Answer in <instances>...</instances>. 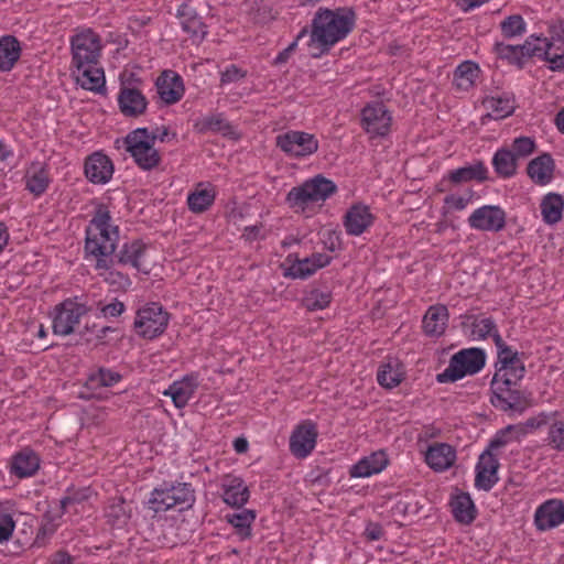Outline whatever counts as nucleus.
I'll return each instance as SVG.
<instances>
[{
    "mask_svg": "<svg viewBox=\"0 0 564 564\" xmlns=\"http://www.w3.org/2000/svg\"><path fill=\"white\" fill-rule=\"evenodd\" d=\"M21 55V46L13 35H4L0 39V72H10Z\"/></svg>",
    "mask_w": 564,
    "mask_h": 564,
    "instance_id": "obj_37",
    "label": "nucleus"
},
{
    "mask_svg": "<svg viewBox=\"0 0 564 564\" xmlns=\"http://www.w3.org/2000/svg\"><path fill=\"white\" fill-rule=\"evenodd\" d=\"M489 180L488 169L481 160H476L469 165H465L455 170L448 171L446 176L442 180L441 184L449 182L458 185L471 181L484 183Z\"/></svg>",
    "mask_w": 564,
    "mask_h": 564,
    "instance_id": "obj_23",
    "label": "nucleus"
},
{
    "mask_svg": "<svg viewBox=\"0 0 564 564\" xmlns=\"http://www.w3.org/2000/svg\"><path fill=\"white\" fill-rule=\"evenodd\" d=\"M500 463L497 455L485 448L484 452L479 455L478 462L475 467V471L484 469V471H489L494 476L495 471H499Z\"/></svg>",
    "mask_w": 564,
    "mask_h": 564,
    "instance_id": "obj_52",
    "label": "nucleus"
},
{
    "mask_svg": "<svg viewBox=\"0 0 564 564\" xmlns=\"http://www.w3.org/2000/svg\"><path fill=\"white\" fill-rule=\"evenodd\" d=\"M311 260L313 262L312 269H305V271H301L297 275L301 276V280H306L312 276L318 269H323L330 264L333 258L326 253L314 252L311 256Z\"/></svg>",
    "mask_w": 564,
    "mask_h": 564,
    "instance_id": "obj_54",
    "label": "nucleus"
},
{
    "mask_svg": "<svg viewBox=\"0 0 564 564\" xmlns=\"http://www.w3.org/2000/svg\"><path fill=\"white\" fill-rule=\"evenodd\" d=\"M113 172L115 166L111 159L101 151L93 152L85 159L84 174L93 184H107L111 180Z\"/></svg>",
    "mask_w": 564,
    "mask_h": 564,
    "instance_id": "obj_16",
    "label": "nucleus"
},
{
    "mask_svg": "<svg viewBox=\"0 0 564 564\" xmlns=\"http://www.w3.org/2000/svg\"><path fill=\"white\" fill-rule=\"evenodd\" d=\"M332 302V292L327 289L321 290L312 286L304 292L302 297V305L310 312L324 310L329 306Z\"/></svg>",
    "mask_w": 564,
    "mask_h": 564,
    "instance_id": "obj_43",
    "label": "nucleus"
},
{
    "mask_svg": "<svg viewBox=\"0 0 564 564\" xmlns=\"http://www.w3.org/2000/svg\"><path fill=\"white\" fill-rule=\"evenodd\" d=\"M196 500L195 489L189 482L163 481L155 487L148 500V507L155 514L165 512L172 508L185 511L193 507Z\"/></svg>",
    "mask_w": 564,
    "mask_h": 564,
    "instance_id": "obj_4",
    "label": "nucleus"
},
{
    "mask_svg": "<svg viewBox=\"0 0 564 564\" xmlns=\"http://www.w3.org/2000/svg\"><path fill=\"white\" fill-rule=\"evenodd\" d=\"M118 240L119 227L111 225L110 212L105 204H99L85 229V259L94 258L96 270H109L115 265Z\"/></svg>",
    "mask_w": 564,
    "mask_h": 564,
    "instance_id": "obj_1",
    "label": "nucleus"
},
{
    "mask_svg": "<svg viewBox=\"0 0 564 564\" xmlns=\"http://www.w3.org/2000/svg\"><path fill=\"white\" fill-rule=\"evenodd\" d=\"M118 106L120 112L127 118H138L145 113L148 108V99L135 87H128L124 84L121 85L118 95Z\"/></svg>",
    "mask_w": 564,
    "mask_h": 564,
    "instance_id": "obj_18",
    "label": "nucleus"
},
{
    "mask_svg": "<svg viewBox=\"0 0 564 564\" xmlns=\"http://www.w3.org/2000/svg\"><path fill=\"white\" fill-rule=\"evenodd\" d=\"M337 192V185L322 174L292 187L285 197L286 205L295 213H304L310 204L325 202Z\"/></svg>",
    "mask_w": 564,
    "mask_h": 564,
    "instance_id": "obj_5",
    "label": "nucleus"
},
{
    "mask_svg": "<svg viewBox=\"0 0 564 564\" xmlns=\"http://www.w3.org/2000/svg\"><path fill=\"white\" fill-rule=\"evenodd\" d=\"M549 34L553 41L560 42L564 50V20L558 18L549 24Z\"/></svg>",
    "mask_w": 564,
    "mask_h": 564,
    "instance_id": "obj_63",
    "label": "nucleus"
},
{
    "mask_svg": "<svg viewBox=\"0 0 564 564\" xmlns=\"http://www.w3.org/2000/svg\"><path fill=\"white\" fill-rule=\"evenodd\" d=\"M78 296L67 297L58 303L53 311L52 330L57 336H68L75 332V326L90 308L78 302Z\"/></svg>",
    "mask_w": 564,
    "mask_h": 564,
    "instance_id": "obj_9",
    "label": "nucleus"
},
{
    "mask_svg": "<svg viewBox=\"0 0 564 564\" xmlns=\"http://www.w3.org/2000/svg\"><path fill=\"white\" fill-rule=\"evenodd\" d=\"M254 21L259 24H267L276 18V12L273 10L270 2L265 0H256Z\"/></svg>",
    "mask_w": 564,
    "mask_h": 564,
    "instance_id": "obj_53",
    "label": "nucleus"
},
{
    "mask_svg": "<svg viewBox=\"0 0 564 564\" xmlns=\"http://www.w3.org/2000/svg\"><path fill=\"white\" fill-rule=\"evenodd\" d=\"M484 106L499 115V118L511 116L516 110V96L513 93L503 91L499 96L487 97Z\"/></svg>",
    "mask_w": 564,
    "mask_h": 564,
    "instance_id": "obj_42",
    "label": "nucleus"
},
{
    "mask_svg": "<svg viewBox=\"0 0 564 564\" xmlns=\"http://www.w3.org/2000/svg\"><path fill=\"white\" fill-rule=\"evenodd\" d=\"M317 425L311 420L300 423L290 436V451L297 458L307 457L315 448Z\"/></svg>",
    "mask_w": 564,
    "mask_h": 564,
    "instance_id": "obj_15",
    "label": "nucleus"
},
{
    "mask_svg": "<svg viewBox=\"0 0 564 564\" xmlns=\"http://www.w3.org/2000/svg\"><path fill=\"white\" fill-rule=\"evenodd\" d=\"M198 386L199 375L197 372H191L170 384V387L163 391V395L170 397L175 408L183 409L193 398Z\"/></svg>",
    "mask_w": 564,
    "mask_h": 564,
    "instance_id": "obj_19",
    "label": "nucleus"
},
{
    "mask_svg": "<svg viewBox=\"0 0 564 564\" xmlns=\"http://www.w3.org/2000/svg\"><path fill=\"white\" fill-rule=\"evenodd\" d=\"M499 481L498 471L494 476L484 469L477 470L475 476V487L479 490L490 491Z\"/></svg>",
    "mask_w": 564,
    "mask_h": 564,
    "instance_id": "obj_58",
    "label": "nucleus"
},
{
    "mask_svg": "<svg viewBox=\"0 0 564 564\" xmlns=\"http://www.w3.org/2000/svg\"><path fill=\"white\" fill-rule=\"evenodd\" d=\"M215 202V193L212 189H196L188 194L187 206L193 213L206 212Z\"/></svg>",
    "mask_w": 564,
    "mask_h": 564,
    "instance_id": "obj_46",
    "label": "nucleus"
},
{
    "mask_svg": "<svg viewBox=\"0 0 564 564\" xmlns=\"http://www.w3.org/2000/svg\"><path fill=\"white\" fill-rule=\"evenodd\" d=\"M324 245L328 251L341 249V232L337 230H327L325 234Z\"/></svg>",
    "mask_w": 564,
    "mask_h": 564,
    "instance_id": "obj_64",
    "label": "nucleus"
},
{
    "mask_svg": "<svg viewBox=\"0 0 564 564\" xmlns=\"http://www.w3.org/2000/svg\"><path fill=\"white\" fill-rule=\"evenodd\" d=\"M555 162L547 152L532 159L527 165V174L533 183L538 185H546L553 178Z\"/></svg>",
    "mask_w": 564,
    "mask_h": 564,
    "instance_id": "obj_28",
    "label": "nucleus"
},
{
    "mask_svg": "<svg viewBox=\"0 0 564 564\" xmlns=\"http://www.w3.org/2000/svg\"><path fill=\"white\" fill-rule=\"evenodd\" d=\"M511 441H513L512 435H510L509 432H506V427H503L494 435V437L489 441L486 448L491 452H495L499 448L505 447Z\"/></svg>",
    "mask_w": 564,
    "mask_h": 564,
    "instance_id": "obj_61",
    "label": "nucleus"
},
{
    "mask_svg": "<svg viewBox=\"0 0 564 564\" xmlns=\"http://www.w3.org/2000/svg\"><path fill=\"white\" fill-rule=\"evenodd\" d=\"M87 488L75 489L68 487L66 495L59 500L61 513H66L67 508L73 505H79L88 499Z\"/></svg>",
    "mask_w": 564,
    "mask_h": 564,
    "instance_id": "obj_51",
    "label": "nucleus"
},
{
    "mask_svg": "<svg viewBox=\"0 0 564 564\" xmlns=\"http://www.w3.org/2000/svg\"><path fill=\"white\" fill-rule=\"evenodd\" d=\"M80 87L94 93H104L106 90L105 72L102 68L87 67L82 73V79H77Z\"/></svg>",
    "mask_w": 564,
    "mask_h": 564,
    "instance_id": "obj_44",
    "label": "nucleus"
},
{
    "mask_svg": "<svg viewBox=\"0 0 564 564\" xmlns=\"http://www.w3.org/2000/svg\"><path fill=\"white\" fill-rule=\"evenodd\" d=\"M547 445L557 452H564V420H555L550 425Z\"/></svg>",
    "mask_w": 564,
    "mask_h": 564,
    "instance_id": "obj_50",
    "label": "nucleus"
},
{
    "mask_svg": "<svg viewBox=\"0 0 564 564\" xmlns=\"http://www.w3.org/2000/svg\"><path fill=\"white\" fill-rule=\"evenodd\" d=\"M40 456L31 447L26 446L15 453L10 463V473L18 478H28L39 470Z\"/></svg>",
    "mask_w": 564,
    "mask_h": 564,
    "instance_id": "obj_24",
    "label": "nucleus"
},
{
    "mask_svg": "<svg viewBox=\"0 0 564 564\" xmlns=\"http://www.w3.org/2000/svg\"><path fill=\"white\" fill-rule=\"evenodd\" d=\"M106 271L105 281L116 289L127 291L132 285V281L128 274L112 270L111 268Z\"/></svg>",
    "mask_w": 564,
    "mask_h": 564,
    "instance_id": "obj_56",
    "label": "nucleus"
},
{
    "mask_svg": "<svg viewBox=\"0 0 564 564\" xmlns=\"http://www.w3.org/2000/svg\"><path fill=\"white\" fill-rule=\"evenodd\" d=\"M247 76V72L239 68L237 65L231 64L224 72L220 73L221 85L237 83Z\"/></svg>",
    "mask_w": 564,
    "mask_h": 564,
    "instance_id": "obj_60",
    "label": "nucleus"
},
{
    "mask_svg": "<svg viewBox=\"0 0 564 564\" xmlns=\"http://www.w3.org/2000/svg\"><path fill=\"white\" fill-rule=\"evenodd\" d=\"M373 221L375 216L371 214L369 206L362 203L351 205L344 216V227L350 236H360Z\"/></svg>",
    "mask_w": 564,
    "mask_h": 564,
    "instance_id": "obj_21",
    "label": "nucleus"
},
{
    "mask_svg": "<svg viewBox=\"0 0 564 564\" xmlns=\"http://www.w3.org/2000/svg\"><path fill=\"white\" fill-rule=\"evenodd\" d=\"M356 19L352 8L339 7L335 10L319 8L311 23L308 46L317 44L321 52L313 53L312 57L317 58L328 53L336 43L346 39L355 29Z\"/></svg>",
    "mask_w": 564,
    "mask_h": 564,
    "instance_id": "obj_2",
    "label": "nucleus"
},
{
    "mask_svg": "<svg viewBox=\"0 0 564 564\" xmlns=\"http://www.w3.org/2000/svg\"><path fill=\"white\" fill-rule=\"evenodd\" d=\"M500 30L505 39H513L525 33L527 23L522 15L511 14L500 22Z\"/></svg>",
    "mask_w": 564,
    "mask_h": 564,
    "instance_id": "obj_47",
    "label": "nucleus"
},
{
    "mask_svg": "<svg viewBox=\"0 0 564 564\" xmlns=\"http://www.w3.org/2000/svg\"><path fill=\"white\" fill-rule=\"evenodd\" d=\"M449 506L455 521L460 524H471L477 518V508L468 492L460 491L453 495Z\"/></svg>",
    "mask_w": 564,
    "mask_h": 564,
    "instance_id": "obj_30",
    "label": "nucleus"
},
{
    "mask_svg": "<svg viewBox=\"0 0 564 564\" xmlns=\"http://www.w3.org/2000/svg\"><path fill=\"white\" fill-rule=\"evenodd\" d=\"M455 459V449L446 443L431 445L425 454L426 464L435 471L448 469L454 464Z\"/></svg>",
    "mask_w": 564,
    "mask_h": 564,
    "instance_id": "obj_31",
    "label": "nucleus"
},
{
    "mask_svg": "<svg viewBox=\"0 0 564 564\" xmlns=\"http://www.w3.org/2000/svg\"><path fill=\"white\" fill-rule=\"evenodd\" d=\"M535 150V142L529 137H519L513 140L512 152L517 154V159L524 158L533 153Z\"/></svg>",
    "mask_w": 564,
    "mask_h": 564,
    "instance_id": "obj_57",
    "label": "nucleus"
},
{
    "mask_svg": "<svg viewBox=\"0 0 564 564\" xmlns=\"http://www.w3.org/2000/svg\"><path fill=\"white\" fill-rule=\"evenodd\" d=\"M221 489L224 502L231 507L241 508L250 498V490L241 477L227 476Z\"/></svg>",
    "mask_w": 564,
    "mask_h": 564,
    "instance_id": "obj_27",
    "label": "nucleus"
},
{
    "mask_svg": "<svg viewBox=\"0 0 564 564\" xmlns=\"http://www.w3.org/2000/svg\"><path fill=\"white\" fill-rule=\"evenodd\" d=\"M494 52L500 59H505L509 64L516 65L520 69L524 67L525 63L522 56H520L517 45L496 42L494 45Z\"/></svg>",
    "mask_w": 564,
    "mask_h": 564,
    "instance_id": "obj_49",
    "label": "nucleus"
},
{
    "mask_svg": "<svg viewBox=\"0 0 564 564\" xmlns=\"http://www.w3.org/2000/svg\"><path fill=\"white\" fill-rule=\"evenodd\" d=\"M479 74L480 68L476 62L464 61L454 70L453 85L459 90L467 91L475 85Z\"/></svg>",
    "mask_w": 564,
    "mask_h": 564,
    "instance_id": "obj_38",
    "label": "nucleus"
},
{
    "mask_svg": "<svg viewBox=\"0 0 564 564\" xmlns=\"http://www.w3.org/2000/svg\"><path fill=\"white\" fill-rule=\"evenodd\" d=\"M520 380L495 372L490 382V403L499 411L522 414L532 405V393L518 389Z\"/></svg>",
    "mask_w": 564,
    "mask_h": 564,
    "instance_id": "obj_3",
    "label": "nucleus"
},
{
    "mask_svg": "<svg viewBox=\"0 0 564 564\" xmlns=\"http://www.w3.org/2000/svg\"><path fill=\"white\" fill-rule=\"evenodd\" d=\"M225 518L235 528V532L240 540H247L252 536V524L257 518L254 510L242 509L239 512L227 513Z\"/></svg>",
    "mask_w": 564,
    "mask_h": 564,
    "instance_id": "obj_39",
    "label": "nucleus"
},
{
    "mask_svg": "<svg viewBox=\"0 0 564 564\" xmlns=\"http://www.w3.org/2000/svg\"><path fill=\"white\" fill-rule=\"evenodd\" d=\"M105 516L111 527L122 529L131 518V508L123 497H113L106 508Z\"/></svg>",
    "mask_w": 564,
    "mask_h": 564,
    "instance_id": "obj_40",
    "label": "nucleus"
},
{
    "mask_svg": "<svg viewBox=\"0 0 564 564\" xmlns=\"http://www.w3.org/2000/svg\"><path fill=\"white\" fill-rule=\"evenodd\" d=\"M540 207L543 221L555 225L563 218L564 197L558 193H549L542 198Z\"/></svg>",
    "mask_w": 564,
    "mask_h": 564,
    "instance_id": "obj_35",
    "label": "nucleus"
},
{
    "mask_svg": "<svg viewBox=\"0 0 564 564\" xmlns=\"http://www.w3.org/2000/svg\"><path fill=\"white\" fill-rule=\"evenodd\" d=\"M194 130L200 134L213 132L220 133L223 137L230 139L238 138L235 127L226 120L223 112L207 115L197 119L194 123Z\"/></svg>",
    "mask_w": 564,
    "mask_h": 564,
    "instance_id": "obj_25",
    "label": "nucleus"
},
{
    "mask_svg": "<svg viewBox=\"0 0 564 564\" xmlns=\"http://www.w3.org/2000/svg\"><path fill=\"white\" fill-rule=\"evenodd\" d=\"M176 17L180 19L182 30L192 39L203 41L206 37L207 25L203 22L196 9L188 2H183L178 6Z\"/></svg>",
    "mask_w": 564,
    "mask_h": 564,
    "instance_id": "obj_22",
    "label": "nucleus"
},
{
    "mask_svg": "<svg viewBox=\"0 0 564 564\" xmlns=\"http://www.w3.org/2000/svg\"><path fill=\"white\" fill-rule=\"evenodd\" d=\"M121 379L122 375L119 373L118 371L111 370L106 367H99L96 371H93L87 376V379L84 384V388L91 391V393L85 395L84 392H82L80 398L86 400L95 398L96 394L94 392L96 390L100 388L113 387L119 381H121Z\"/></svg>",
    "mask_w": 564,
    "mask_h": 564,
    "instance_id": "obj_29",
    "label": "nucleus"
},
{
    "mask_svg": "<svg viewBox=\"0 0 564 564\" xmlns=\"http://www.w3.org/2000/svg\"><path fill=\"white\" fill-rule=\"evenodd\" d=\"M540 36H536L534 34L527 37L523 44L517 45L520 56H522L523 61L525 62L527 58L536 56L540 59L542 58L541 52V45L535 44V41H539Z\"/></svg>",
    "mask_w": 564,
    "mask_h": 564,
    "instance_id": "obj_55",
    "label": "nucleus"
},
{
    "mask_svg": "<svg viewBox=\"0 0 564 564\" xmlns=\"http://www.w3.org/2000/svg\"><path fill=\"white\" fill-rule=\"evenodd\" d=\"M50 183L51 180L48 177V173L44 167H40L33 172H28L25 175V188L35 197L44 194Z\"/></svg>",
    "mask_w": 564,
    "mask_h": 564,
    "instance_id": "obj_45",
    "label": "nucleus"
},
{
    "mask_svg": "<svg viewBox=\"0 0 564 564\" xmlns=\"http://www.w3.org/2000/svg\"><path fill=\"white\" fill-rule=\"evenodd\" d=\"M506 212L498 205H484L468 218L470 228L480 231H501L506 227Z\"/></svg>",
    "mask_w": 564,
    "mask_h": 564,
    "instance_id": "obj_14",
    "label": "nucleus"
},
{
    "mask_svg": "<svg viewBox=\"0 0 564 564\" xmlns=\"http://www.w3.org/2000/svg\"><path fill=\"white\" fill-rule=\"evenodd\" d=\"M155 86L160 98L166 105H174L180 101L185 91L182 76L171 69L161 73Z\"/></svg>",
    "mask_w": 564,
    "mask_h": 564,
    "instance_id": "obj_20",
    "label": "nucleus"
},
{
    "mask_svg": "<svg viewBox=\"0 0 564 564\" xmlns=\"http://www.w3.org/2000/svg\"><path fill=\"white\" fill-rule=\"evenodd\" d=\"M148 138V128L145 127L137 128L123 138L126 151L143 171H151L161 163V155L153 147V137Z\"/></svg>",
    "mask_w": 564,
    "mask_h": 564,
    "instance_id": "obj_7",
    "label": "nucleus"
},
{
    "mask_svg": "<svg viewBox=\"0 0 564 564\" xmlns=\"http://www.w3.org/2000/svg\"><path fill=\"white\" fill-rule=\"evenodd\" d=\"M495 346L497 348L496 372L522 380L527 371L524 361L521 359L524 354L509 346L500 334H495Z\"/></svg>",
    "mask_w": 564,
    "mask_h": 564,
    "instance_id": "obj_12",
    "label": "nucleus"
},
{
    "mask_svg": "<svg viewBox=\"0 0 564 564\" xmlns=\"http://www.w3.org/2000/svg\"><path fill=\"white\" fill-rule=\"evenodd\" d=\"M491 164L498 176L502 178H510L517 173V154L508 148H501L494 154Z\"/></svg>",
    "mask_w": 564,
    "mask_h": 564,
    "instance_id": "obj_41",
    "label": "nucleus"
},
{
    "mask_svg": "<svg viewBox=\"0 0 564 564\" xmlns=\"http://www.w3.org/2000/svg\"><path fill=\"white\" fill-rule=\"evenodd\" d=\"M465 322L462 323L463 329L470 327L469 336L473 339H486L491 336L495 340V334H499L497 324L492 317L480 318L479 315H464Z\"/></svg>",
    "mask_w": 564,
    "mask_h": 564,
    "instance_id": "obj_34",
    "label": "nucleus"
},
{
    "mask_svg": "<svg viewBox=\"0 0 564 564\" xmlns=\"http://www.w3.org/2000/svg\"><path fill=\"white\" fill-rule=\"evenodd\" d=\"M361 127L373 137H386L390 132L392 116L382 101L367 104L361 109Z\"/></svg>",
    "mask_w": 564,
    "mask_h": 564,
    "instance_id": "obj_13",
    "label": "nucleus"
},
{
    "mask_svg": "<svg viewBox=\"0 0 564 564\" xmlns=\"http://www.w3.org/2000/svg\"><path fill=\"white\" fill-rule=\"evenodd\" d=\"M15 528V521L10 513L0 510V543L8 542Z\"/></svg>",
    "mask_w": 564,
    "mask_h": 564,
    "instance_id": "obj_59",
    "label": "nucleus"
},
{
    "mask_svg": "<svg viewBox=\"0 0 564 564\" xmlns=\"http://www.w3.org/2000/svg\"><path fill=\"white\" fill-rule=\"evenodd\" d=\"M486 359V351L482 348L460 349L449 358L448 367L436 375V381L438 383H453L467 376H474L485 368Z\"/></svg>",
    "mask_w": 564,
    "mask_h": 564,
    "instance_id": "obj_6",
    "label": "nucleus"
},
{
    "mask_svg": "<svg viewBox=\"0 0 564 564\" xmlns=\"http://www.w3.org/2000/svg\"><path fill=\"white\" fill-rule=\"evenodd\" d=\"M285 263L290 265L284 269L283 276L289 279H301L297 274L301 271H305V269H312V260L311 257H306L304 259H300L297 253H290L285 258V262L281 264V268H284Z\"/></svg>",
    "mask_w": 564,
    "mask_h": 564,
    "instance_id": "obj_48",
    "label": "nucleus"
},
{
    "mask_svg": "<svg viewBox=\"0 0 564 564\" xmlns=\"http://www.w3.org/2000/svg\"><path fill=\"white\" fill-rule=\"evenodd\" d=\"M403 366L397 359L381 364L377 371L378 383L387 389L392 390L398 387L404 379Z\"/></svg>",
    "mask_w": 564,
    "mask_h": 564,
    "instance_id": "obj_36",
    "label": "nucleus"
},
{
    "mask_svg": "<svg viewBox=\"0 0 564 564\" xmlns=\"http://www.w3.org/2000/svg\"><path fill=\"white\" fill-rule=\"evenodd\" d=\"M564 523V502L561 499H549L541 503L534 512V524L539 531H549Z\"/></svg>",
    "mask_w": 564,
    "mask_h": 564,
    "instance_id": "obj_17",
    "label": "nucleus"
},
{
    "mask_svg": "<svg viewBox=\"0 0 564 564\" xmlns=\"http://www.w3.org/2000/svg\"><path fill=\"white\" fill-rule=\"evenodd\" d=\"M448 322V310L445 305H432L423 317V330L427 336L438 337L444 334Z\"/></svg>",
    "mask_w": 564,
    "mask_h": 564,
    "instance_id": "obj_32",
    "label": "nucleus"
},
{
    "mask_svg": "<svg viewBox=\"0 0 564 564\" xmlns=\"http://www.w3.org/2000/svg\"><path fill=\"white\" fill-rule=\"evenodd\" d=\"M275 145L290 158H306L318 150V140L312 133L289 130L278 134Z\"/></svg>",
    "mask_w": 564,
    "mask_h": 564,
    "instance_id": "obj_11",
    "label": "nucleus"
},
{
    "mask_svg": "<svg viewBox=\"0 0 564 564\" xmlns=\"http://www.w3.org/2000/svg\"><path fill=\"white\" fill-rule=\"evenodd\" d=\"M389 464V458L383 451H378L362 457L349 469L351 478H366L381 473Z\"/></svg>",
    "mask_w": 564,
    "mask_h": 564,
    "instance_id": "obj_26",
    "label": "nucleus"
},
{
    "mask_svg": "<svg viewBox=\"0 0 564 564\" xmlns=\"http://www.w3.org/2000/svg\"><path fill=\"white\" fill-rule=\"evenodd\" d=\"M72 65L80 70L85 65L97 64L101 53L98 34L90 29L70 39Z\"/></svg>",
    "mask_w": 564,
    "mask_h": 564,
    "instance_id": "obj_10",
    "label": "nucleus"
},
{
    "mask_svg": "<svg viewBox=\"0 0 564 564\" xmlns=\"http://www.w3.org/2000/svg\"><path fill=\"white\" fill-rule=\"evenodd\" d=\"M541 59L549 63L547 67L551 72H562L564 69V53L556 54L544 50Z\"/></svg>",
    "mask_w": 564,
    "mask_h": 564,
    "instance_id": "obj_62",
    "label": "nucleus"
},
{
    "mask_svg": "<svg viewBox=\"0 0 564 564\" xmlns=\"http://www.w3.org/2000/svg\"><path fill=\"white\" fill-rule=\"evenodd\" d=\"M170 317L161 303L150 302L137 311L133 328L140 337L154 339L165 332Z\"/></svg>",
    "mask_w": 564,
    "mask_h": 564,
    "instance_id": "obj_8",
    "label": "nucleus"
},
{
    "mask_svg": "<svg viewBox=\"0 0 564 564\" xmlns=\"http://www.w3.org/2000/svg\"><path fill=\"white\" fill-rule=\"evenodd\" d=\"M148 246L141 239L124 242L118 252L115 251V264L127 265L141 270L140 260L145 254Z\"/></svg>",
    "mask_w": 564,
    "mask_h": 564,
    "instance_id": "obj_33",
    "label": "nucleus"
}]
</instances>
